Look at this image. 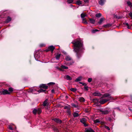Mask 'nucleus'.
<instances>
[{"instance_id": "nucleus-5", "label": "nucleus", "mask_w": 132, "mask_h": 132, "mask_svg": "<svg viewBox=\"0 0 132 132\" xmlns=\"http://www.w3.org/2000/svg\"><path fill=\"white\" fill-rule=\"evenodd\" d=\"M54 49L55 47H54L53 46H49L48 48L45 51L47 52L48 51H51L52 52H53Z\"/></svg>"}, {"instance_id": "nucleus-24", "label": "nucleus", "mask_w": 132, "mask_h": 132, "mask_svg": "<svg viewBox=\"0 0 132 132\" xmlns=\"http://www.w3.org/2000/svg\"><path fill=\"white\" fill-rule=\"evenodd\" d=\"M82 22L86 24H87L88 23L87 22V21L85 20V19L84 18H82Z\"/></svg>"}, {"instance_id": "nucleus-7", "label": "nucleus", "mask_w": 132, "mask_h": 132, "mask_svg": "<svg viewBox=\"0 0 132 132\" xmlns=\"http://www.w3.org/2000/svg\"><path fill=\"white\" fill-rule=\"evenodd\" d=\"M109 100L106 99H102L99 102L101 104H103Z\"/></svg>"}, {"instance_id": "nucleus-49", "label": "nucleus", "mask_w": 132, "mask_h": 132, "mask_svg": "<svg viewBox=\"0 0 132 132\" xmlns=\"http://www.w3.org/2000/svg\"><path fill=\"white\" fill-rule=\"evenodd\" d=\"M32 91H34L35 90H36L35 88H33L32 89Z\"/></svg>"}, {"instance_id": "nucleus-26", "label": "nucleus", "mask_w": 132, "mask_h": 132, "mask_svg": "<svg viewBox=\"0 0 132 132\" xmlns=\"http://www.w3.org/2000/svg\"><path fill=\"white\" fill-rule=\"evenodd\" d=\"M86 14L83 13H81V18H84L85 16H86Z\"/></svg>"}, {"instance_id": "nucleus-13", "label": "nucleus", "mask_w": 132, "mask_h": 132, "mask_svg": "<svg viewBox=\"0 0 132 132\" xmlns=\"http://www.w3.org/2000/svg\"><path fill=\"white\" fill-rule=\"evenodd\" d=\"M82 77L79 76L76 79V80H75V81L78 82L80 81L82 79Z\"/></svg>"}, {"instance_id": "nucleus-17", "label": "nucleus", "mask_w": 132, "mask_h": 132, "mask_svg": "<svg viewBox=\"0 0 132 132\" xmlns=\"http://www.w3.org/2000/svg\"><path fill=\"white\" fill-rule=\"evenodd\" d=\"M65 59L67 61H69L71 59L69 56H67L65 57Z\"/></svg>"}, {"instance_id": "nucleus-28", "label": "nucleus", "mask_w": 132, "mask_h": 132, "mask_svg": "<svg viewBox=\"0 0 132 132\" xmlns=\"http://www.w3.org/2000/svg\"><path fill=\"white\" fill-rule=\"evenodd\" d=\"M61 68L63 69H68V67H67L65 66L64 65H62L61 66Z\"/></svg>"}, {"instance_id": "nucleus-56", "label": "nucleus", "mask_w": 132, "mask_h": 132, "mask_svg": "<svg viewBox=\"0 0 132 132\" xmlns=\"http://www.w3.org/2000/svg\"><path fill=\"white\" fill-rule=\"evenodd\" d=\"M36 61H37V60L36 59Z\"/></svg>"}, {"instance_id": "nucleus-8", "label": "nucleus", "mask_w": 132, "mask_h": 132, "mask_svg": "<svg viewBox=\"0 0 132 132\" xmlns=\"http://www.w3.org/2000/svg\"><path fill=\"white\" fill-rule=\"evenodd\" d=\"M2 94L3 95L9 94H10V92L7 90H4L2 91Z\"/></svg>"}, {"instance_id": "nucleus-4", "label": "nucleus", "mask_w": 132, "mask_h": 132, "mask_svg": "<svg viewBox=\"0 0 132 132\" xmlns=\"http://www.w3.org/2000/svg\"><path fill=\"white\" fill-rule=\"evenodd\" d=\"M80 122L83 123L85 127H86L88 126V125L86 123V122L87 121L86 119L85 118H82L80 119Z\"/></svg>"}, {"instance_id": "nucleus-1", "label": "nucleus", "mask_w": 132, "mask_h": 132, "mask_svg": "<svg viewBox=\"0 0 132 132\" xmlns=\"http://www.w3.org/2000/svg\"><path fill=\"white\" fill-rule=\"evenodd\" d=\"M83 43L82 40L80 39L72 42L74 46L73 51L76 53L77 56L78 58L79 57V55H80L81 53L84 49Z\"/></svg>"}, {"instance_id": "nucleus-44", "label": "nucleus", "mask_w": 132, "mask_h": 132, "mask_svg": "<svg viewBox=\"0 0 132 132\" xmlns=\"http://www.w3.org/2000/svg\"><path fill=\"white\" fill-rule=\"evenodd\" d=\"M71 105L72 106H73L75 107H76V105L74 104V103H72L71 104Z\"/></svg>"}, {"instance_id": "nucleus-25", "label": "nucleus", "mask_w": 132, "mask_h": 132, "mask_svg": "<svg viewBox=\"0 0 132 132\" xmlns=\"http://www.w3.org/2000/svg\"><path fill=\"white\" fill-rule=\"evenodd\" d=\"M46 91V90L43 89L41 88L39 90H38V92L39 93H40V92H45V91Z\"/></svg>"}, {"instance_id": "nucleus-29", "label": "nucleus", "mask_w": 132, "mask_h": 132, "mask_svg": "<svg viewBox=\"0 0 132 132\" xmlns=\"http://www.w3.org/2000/svg\"><path fill=\"white\" fill-rule=\"evenodd\" d=\"M101 16V14L100 13L97 14L96 15V17H97V18L100 17Z\"/></svg>"}, {"instance_id": "nucleus-37", "label": "nucleus", "mask_w": 132, "mask_h": 132, "mask_svg": "<svg viewBox=\"0 0 132 132\" xmlns=\"http://www.w3.org/2000/svg\"><path fill=\"white\" fill-rule=\"evenodd\" d=\"M94 122L95 123H98L99 122H100L99 120L98 119H96L94 121Z\"/></svg>"}, {"instance_id": "nucleus-57", "label": "nucleus", "mask_w": 132, "mask_h": 132, "mask_svg": "<svg viewBox=\"0 0 132 132\" xmlns=\"http://www.w3.org/2000/svg\"><path fill=\"white\" fill-rule=\"evenodd\" d=\"M36 61H37V60L36 59Z\"/></svg>"}, {"instance_id": "nucleus-20", "label": "nucleus", "mask_w": 132, "mask_h": 132, "mask_svg": "<svg viewBox=\"0 0 132 132\" xmlns=\"http://www.w3.org/2000/svg\"><path fill=\"white\" fill-rule=\"evenodd\" d=\"M79 100L81 102H83L85 101V99L82 97H80L79 98Z\"/></svg>"}, {"instance_id": "nucleus-11", "label": "nucleus", "mask_w": 132, "mask_h": 132, "mask_svg": "<svg viewBox=\"0 0 132 132\" xmlns=\"http://www.w3.org/2000/svg\"><path fill=\"white\" fill-rule=\"evenodd\" d=\"M53 120L56 122L61 123L62 122L61 120H60L59 119L57 118L54 119H53Z\"/></svg>"}, {"instance_id": "nucleus-46", "label": "nucleus", "mask_w": 132, "mask_h": 132, "mask_svg": "<svg viewBox=\"0 0 132 132\" xmlns=\"http://www.w3.org/2000/svg\"><path fill=\"white\" fill-rule=\"evenodd\" d=\"M9 128L10 129V130H13V128H12V127H11V126H9Z\"/></svg>"}, {"instance_id": "nucleus-22", "label": "nucleus", "mask_w": 132, "mask_h": 132, "mask_svg": "<svg viewBox=\"0 0 132 132\" xmlns=\"http://www.w3.org/2000/svg\"><path fill=\"white\" fill-rule=\"evenodd\" d=\"M123 24L125 25H126V26H127V28L128 29H130L131 28V26H130V27L129 26V24L128 23H126V22H125V23H123Z\"/></svg>"}, {"instance_id": "nucleus-31", "label": "nucleus", "mask_w": 132, "mask_h": 132, "mask_svg": "<svg viewBox=\"0 0 132 132\" xmlns=\"http://www.w3.org/2000/svg\"><path fill=\"white\" fill-rule=\"evenodd\" d=\"M41 112H42V111H41L40 109L39 108H38L37 110V113L38 114H39L40 113H41Z\"/></svg>"}, {"instance_id": "nucleus-35", "label": "nucleus", "mask_w": 132, "mask_h": 132, "mask_svg": "<svg viewBox=\"0 0 132 132\" xmlns=\"http://www.w3.org/2000/svg\"><path fill=\"white\" fill-rule=\"evenodd\" d=\"M77 3L78 5H79L81 4V2L80 1H77Z\"/></svg>"}, {"instance_id": "nucleus-15", "label": "nucleus", "mask_w": 132, "mask_h": 132, "mask_svg": "<svg viewBox=\"0 0 132 132\" xmlns=\"http://www.w3.org/2000/svg\"><path fill=\"white\" fill-rule=\"evenodd\" d=\"M105 20V19L104 18H101L100 21L98 22V23L100 24H101L102 22Z\"/></svg>"}, {"instance_id": "nucleus-34", "label": "nucleus", "mask_w": 132, "mask_h": 132, "mask_svg": "<svg viewBox=\"0 0 132 132\" xmlns=\"http://www.w3.org/2000/svg\"><path fill=\"white\" fill-rule=\"evenodd\" d=\"M127 4L129 6H132V3L130 1H128L127 2Z\"/></svg>"}, {"instance_id": "nucleus-10", "label": "nucleus", "mask_w": 132, "mask_h": 132, "mask_svg": "<svg viewBox=\"0 0 132 132\" xmlns=\"http://www.w3.org/2000/svg\"><path fill=\"white\" fill-rule=\"evenodd\" d=\"M64 78L68 80H71L72 79L71 78L69 75H65L64 77Z\"/></svg>"}, {"instance_id": "nucleus-54", "label": "nucleus", "mask_w": 132, "mask_h": 132, "mask_svg": "<svg viewBox=\"0 0 132 132\" xmlns=\"http://www.w3.org/2000/svg\"><path fill=\"white\" fill-rule=\"evenodd\" d=\"M36 61H37V60L36 59Z\"/></svg>"}, {"instance_id": "nucleus-9", "label": "nucleus", "mask_w": 132, "mask_h": 132, "mask_svg": "<svg viewBox=\"0 0 132 132\" xmlns=\"http://www.w3.org/2000/svg\"><path fill=\"white\" fill-rule=\"evenodd\" d=\"M39 87H40L42 88L45 89H47L48 87L46 85L43 84H40L39 86Z\"/></svg>"}, {"instance_id": "nucleus-40", "label": "nucleus", "mask_w": 132, "mask_h": 132, "mask_svg": "<svg viewBox=\"0 0 132 132\" xmlns=\"http://www.w3.org/2000/svg\"><path fill=\"white\" fill-rule=\"evenodd\" d=\"M55 84V83L54 82H51L49 83L48 84L49 85H52L54 84Z\"/></svg>"}, {"instance_id": "nucleus-39", "label": "nucleus", "mask_w": 132, "mask_h": 132, "mask_svg": "<svg viewBox=\"0 0 132 132\" xmlns=\"http://www.w3.org/2000/svg\"><path fill=\"white\" fill-rule=\"evenodd\" d=\"M92 79L91 78H89L88 79V81L89 82H90L92 80Z\"/></svg>"}, {"instance_id": "nucleus-14", "label": "nucleus", "mask_w": 132, "mask_h": 132, "mask_svg": "<svg viewBox=\"0 0 132 132\" xmlns=\"http://www.w3.org/2000/svg\"><path fill=\"white\" fill-rule=\"evenodd\" d=\"M87 132H94V131L90 128H89L87 129L86 130Z\"/></svg>"}, {"instance_id": "nucleus-55", "label": "nucleus", "mask_w": 132, "mask_h": 132, "mask_svg": "<svg viewBox=\"0 0 132 132\" xmlns=\"http://www.w3.org/2000/svg\"><path fill=\"white\" fill-rule=\"evenodd\" d=\"M36 61H37V60L36 59Z\"/></svg>"}, {"instance_id": "nucleus-21", "label": "nucleus", "mask_w": 132, "mask_h": 132, "mask_svg": "<svg viewBox=\"0 0 132 132\" xmlns=\"http://www.w3.org/2000/svg\"><path fill=\"white\" fill-rule=\"evenodd\" d=\"M48 100L47 99L43 103V105L44 106H45L46 105L47 103V101Z\"/></svg>"}, {"instance_id": "nucleus-36", "label": "nucleus", "mask_w": 132, "mask_h": 132, "mask_svg": "<svg viewBox=\"0 0 132 132\" xmlns=\"http://www.w3.org/2000/svg\"><path fill=\"white\" fill-rule=\"evenodd\" d=\"M73 2V0H68L67 2L68 3H71Z\"/></svg>"}, {"instance_id": "nucleus-27", "label": "nucleus", "mask_w": 132, "mask_h": 132, "mask_svg": "<svg viewBox=\"0 0 132 132\" xmlns=\"http://www.w3.org/2000/svg\"><path fill=\"white\" fill-rule=\"evenodd\" d=\"M37 110L36 109H35L32 111L33 113L34 114H36L37 113Z\"/></svg>"}, {"instance_id": "nucleus-48", "label": "nucleus", "mask_w": 132, "mask_h": 132, "mask_svg": "<svg viewBox=\"0 0 132 132\" xmlns=\"http://www.w3.org/2000/svg\"><path fill=\"white\" fill-rule=\"evenodd\" d=\"M51 92L52 93H54V89H52L51 90Z\"/></svg>"}, {"instance_id": "nucleus-30", "label": "nucleus", "mask_w": 132, "mask_h": 132, "mask_svg": "<svg viewBox=\"0 0 132 132\" xmlns=\"http://www.w3.org/2000/svg\"><path fill=\"white\" fill-rule=\"evenodd\" d=\"M60 54H58L57 55L56 57V59L57 60H59L60 58Z\"/></svg>"}, {"instance_id": "nucleus-12", "label": "nucleus", "mask_w": 132, "mask_h": 132, "mask_svg": "<svg viewBox=\"0 0 132 132\" xmlns=\"http://www.w3.org/2000/svg\"><path fill=\"white\" fill-rule=\"evenodd\" d=\"M105 2L106 0H100L99 2V4L101 5H103Z\"/></svg>"}, {"instance_id": "nucleus-42", "label": "nucleus", "mask_w": 132, "mask_h": 132, "mask_svg": "<svg viewBox=\"0 0 132 132\" xmlns=\"http://www.w3.org/2000/svg\"><path fill=\"white\" fill-rule=\"evenodd\" d=\"M129 15L130 17L132 19V13L131 12H130L129 13Z\"/></svg>"}, {"instance_id": "nucleus-38", "label": "nucleus", "mask_w": 132, "mask_h": 132, "mask_svg": "<svg viewBox=\"0 0 132 132\" xmlns=\"http://www.w3.org/2000/svg\"><path fill=\"white\" fill-rule=\"evenodd\" d=\"M9 90L10 92H12L13 91V88H9L8 89Z\"/></svg>"}, {"instance_id": "nucleus-16", "label": "nucleus", "mask_w": 132, "mask_h": 132, "mask_svg": "<svg viewBox=\"0 0 132 132\" xmlns=\"http://www.w3.org/2000/svg\"><path fill=\"white\" fill-rule=\"evenodd\" d=\"M89 21L92 24H94L95 22V20L92 19H89Z\"/></svg>"}, {"instance_id": "nucleus-58", "label": "nucleus", "mask_w": 132, "mask_h": 132, "mask_svg": "<svg viewBox=\"0 0 132 132\" xmlns=\"http://www.w3.org/2000/svg\"><path fill=\"white\" fill-rule=\"evenodd\" d=\"M131 25L132 26V24H131Z\"/></svg>"}, {"instance_id": "nucleus-33", "label": "nucleus", "mask_w": 132, "mask_h": 132, "mask_svg": "<svg viewBox=\"0 0 132 132\" xmlns=\"http://www.w3.org/2000/svg\"><path fill=\"white\" fill-rule=\"evenodd\" d=\"M70 90L72 91L75 92L76 91L77 89L75 88H72L70 89Z\"/></svg>"}, {"instance_id": "nucleus-52", "label": "nucleus", "mask_w": 132, "mask_h": 132, "mask_svg": "<svg viewBox=\"0 0 132 132\" xmlns=\"http://www.w3.org/2000/svg\"><path fill=\"white\" fill-rule=\"evenodd\" d=\"M116 18H118V19H119L120 18H118L117 17H116Z\"/></svg>"}, {"instance_id": "nucleus-51", "label": "nucleus", "mask_w": 132, "mask_h": 132, "mask_svg": "<svg viewBox=\"0 0 132 132\" xmlns=\"http://www.w3.org/2000/svg\"><path fill=\"white\" fill-rule=\"evenodd\" d=\"M104 27H108V26L107 25H105L104 26Z\"/></svg>"}, {"instance_id": "nucleus-47", "label": "nucleus", "mask_w": 132, "mask_h": 132, "mask_svg": "<svg viewBox=\"0 0 132 132\" xmlns=\"http://www.w3.org/2000/svg\"><path fill=\"white\" fill-rule=\"evenodd\" d=\"M84 1L85 3H87L88 2V0H84Z\"/></svg>"}, {"instance_id": "nucleus-6", "label": "nucleus", "mask_w": 132, "mask_h": 132, "mask_svg": "<svg viewBox=\"0 0 132 132\" xmlns=\"http://www.w3.org/2000/svg\"><path fill=\"white\" fill-rule=\"evenodd\" d=\"M101 112L103 114H105L108 113L110 112V111L109 109H106L102 110Z\"/></svg>"}, {"instance_id": "nucleus-18", "label": "nucleus", "mask_w": 132, "mask_h": 132, "mask_svg": "<svg viewBox=\"0 0 132 132\" xmlns=\"http://www.w3.org/2000/svg\"><path fill=\"white\" fill-rule=\"evenodd\" d=\"M73 116L74 117H76L79 116V115L78 113L76 112H75L73 114Z\"/></svg>"}, {"instance_id": "nucleus-45", "label": "nucleus", "mask_w": 132, "mask_h": 132, "mask_svg": "<svg viewBox=\"0 0 132 132\" xmlns=\"http://www.w3.org/2000/svg\"><path fill=\"white\" fill-rule=\"evenodd\" d=\"M84 89L87 90H88V87L87 86H85Z\"/></svg>"}, {"instance_id": "nucleus-50", "label": "nucleus", "mask_w": 132, "mask_h": 132, "mask_svg": "<svg viewBox=\"0 0 132 132\" xmlns=\"http://www.w3.org/2000/svg\"><path fill=\"white\" fill-rule=\"evenodd\" d=\"M40 46L42 47V46H43L44 45H40Z\"/></svg>"}, {"instance_id": "nucleus-23", "label": "nucleus", "mask_w": 132, "mask_h": 132, "mask_svg": "<svg viewBox=\"0 0 132 132\" xmlns=\"http://www.w3.org/2000/svg\"><path fill=\"white\" fill-rule=\"evenodd\" d=\"M93 95L95 96H100V94L97 92H95L93 94Z\"/></svg>"}, {"instance_id": "nucleus-3", "label": "nucleus", "mask_w": 132, "mask_h": 132, "mask_svg": "<svg viewBox=\"0 0 132 132\" xmlns=\"http://www.w3.org/2000/svg\"><path fill=\"white\" fill-rule=\"evenodd\" d=\"M108 97L107 100H112L113 98L110 96V94L108 93H105L104 94L103 96V97Z\"/></svg>"}, {"instance_id": "nucleus-19", "label": "nucleus", "mask_w": 132, "mask_h": 132, "mask_svg": "<svg viewBox=\"0 0 132 132\" xmlns=\"http://www.w3.org/2000/svg\"><path fill=\"white\" fill-rule=\"evenodd\" d=\"M11 20V18L9 16H8L7 17V20L5 21V22L6 23H8Z\"/></svg>"}, {"instance_id": "nucleus-53", "label": "nucleus", "mask_w": 132, "mask_h": 132, "mask_svg": "<svg viewBox=\"0 0 132 132\" xmlns=\"http://www.w3.org/2000/svg\"><path fill=\"white\" fill-rule=\"evenodd\" d=\"M36 56V55H35V57Z\"/></svg>"}, {"instance_id": "nucleus-2", "label": "nucleus", "mask_w": 132, "mask_h": 132, "mask_svg": "<svg viewBox=\"0 0 132 132\" xmlns=\"http://www.w3.org/2000/svg\"><path fill=\"white\" fill-rule=\"evenodd\" d=\"M70 106L68 105L67 106H65L64 107V109H66V112L67 114L69 115H70L71 114V111L70 110Z\"/></svg>"}, {"instance_id": "nucleus-41", "label": "nucleus", "mask_w": 132, "mask_h": 132, "mask_svg": "<svg viewBox=\"0 0 132 132\" xmlns=\"http://www.w3.org/2000/svg\"><path fill=\"white\" fill-rule=\"evenodd\" d=\"M105 128L107 129L108 130H110V128L109 127L107 126H105L104 127Z\"/></svg>"}, {"instance_id": "nucleus-43", "label": "nucleus", "mask_w": 132, "mask_h": 132, "mask_svg": "<svg viewBox=\"0 0 132 132\" xmlns=\"http://www.w3.org/2000/svg\"><path fill=\"white\" fill-rule=\"evenodd\" d=\"M79 83H80V84H82L83 85H84V86H85L86 85V84L85 83H83V82H80Z\"/></svg>"}, {"instance_id": "nucleus-32", "label": "nucleus", "mask_w": 132, "mask_h": 132, "mask_svg": "<svg viewBox=\"0 0 132 132\" xmlns=\"http://www.w3.org/2000/svg\"><path fill=\"white\" fill-rule=\"evenodd\" d=\"M98 31V30L97 29H93L92 30V32L93 33H94Z\"/></svg>"}]
</instances>
